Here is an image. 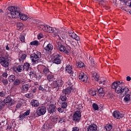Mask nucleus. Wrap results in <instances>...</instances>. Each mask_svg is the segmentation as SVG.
<instances>
[{
    "label": "nucleus",
    "mask_w": 131,
    "mask_h": 131,
    "mask_svg": "<svg viewBox=\"0 0 131 131\" xmlns=\"http://www.w3.org/2000/svg\"><path fill=\"white\" fill-rule=\"evenodd\" d=\"M26 117L24 115V114H20L19 116V120L22 121L23 120H24Z\"/></svg>",
    "instance_id": "37998d69"
},
{
    "label": "nucleus",
    "mask_w": 131,
    "mask_h": 131,
    "mask_svg": "<svg viewBox=\"0 0 131 131\" xmlns=\"http://www.w3.org/2000/svg\"><path fill=\"white\" fill-rule=\"evenodd\" d=\"M66 70L67 72L70 74H73V71H72V67L70 66H67L66 67Z\"/></svg>",
    "instance_id": "6ab92c4d"
},
{
    "label": "nucleus",
    "mask_w": 131,
    "mask_h": 131,
    "mask_svg": "<svg viewBox=\"0 0 131 131\" xmlns=\"http://www.w3.org/2000/svg\"><path fill=\"white\" fill-rule=\"evenodd\" d=\"M16 11H17V13L18 14V16L17 18H20L21 20H26L28 19L27 17V15L24 14L20 12V8L16 7Z\"/></svg>",
    "instance_id": "1a4fd4ad"
},
{
    "label": "nucleus",
    "mask_w": 131,
    "mask_h": 131,
    "mask_svg": "<svg viewBox=\"0 0 131 131\" xmlns=\"http://www.w3.org/2000/svg\"><path fill=\"white\" fill-rule=\"evenodd\" d=\"M59 100H61L62 102H66V101H67V97H66V95L62 94L59 97Z\"/></svg>",
    "instance_id": "c756f323"
},
{
    "label": "nucleus",
    "mask_w": 131,
    "mask_h": 131,
    "mask_svg": "<svg viewBox=\"0 0 131 131\" xmlns=\"http://www.w3.org/2000/svg\"><path fill=\"white\" fill-rule=\"evenodd\" d=\"M89 94L91 96H96V91L90 90Z\"/></svg>",
    "instance_id": "de8ad7c7"
},
{
    "label": "nucleus",
    "mask_w": 131,
    "mask_h": 131,
    "mask_svg": "<svg viewBox=\"0 0 131 131\" xmlns=\"http://www.w3.org/2000/svg\"><path fill=\"white\" fill-rule=\"evenodd\" d=\"M2 82H3V84H5V85H6V84L8 83V79H4L2 80Z\"/></svg>",
    "instance_id": "13d9d810"
},
{
    "label": "nucleus",
    "mask_w": 131,
    "mask_h": 131,
    "mask_svg": "<svg viewBox=\"0 0 131 131\" xmlns=\"http://www.w3.org/2000/svg\"><path fill=\"white\" fill-rule=\"evenodd\" d=\"M47 25H41L38 26V29H39V30H43V31L46 32V31H48V30H47Z\"/></svg>",
    "instance_id": "aec40b11"
},
{
    "label": "nucleus",
    "mask_w": 131,
    "mask_h": 131,
    "mask_svg": "<svg viewBox=\"0 0 131 131\" xmlns=\"http://www.w3.org/2000/svg\"><path fill=\"white\" fill-rule=\"evenodd\" d=\"M88 76L86 75H84L83 73H80L79 74V79L81 80V81H83V82H86L88 79Z\"/></svg>",
    "instance_id": "f8f14e48"
},
{
    "label": "nucleus",
    "mask_w": 131,
    "mask_h": 131,
    "mask_svg": "<svg viewBox=\"0 0 131 131\" xmlns=\"http://www.w3.org/2000/svg\"><path fill=\"white\" fill-rule=\"evenodd\" d=\"M16 80V76L14 75H11L8 77V81L9 82H14Z\"/></svg>",
    "instance_id": "4be33fe9"
},
{
    "label": "nucleus",
    "mask_w": 131,
    "mask_h": 131,
    "mask_svg": "<svg viewBox=\"0 0 131 131\" xmlns=\"http://www.w3.org/2000/svg\"><path fill=\"white\" fill-rule=\"evenodd\" d=\"M99 84H102V85H105V83H106V81L103 80V81H99Z\"/></svg>",
    "instance_id": "4d7b16f0"
},
{
    "label": "nucleus",
    "mask_w": 131,
    "mask_h": 131,
    "mask_svg": "<svg viewBox=\"0 0 131 131\" xmlns=\"http://www.w3.org/2000/svg\"><path fill=\"white\" fill-rule=\"evenodd\" d=\"M92 77L93 78H94V79H95V80L96 81H99V76H98V74L95 72H93V73H92Z\"/></svg>",
    "instance_id": "c85d7f7f"
},
{
    "label": "nucleus",
    "mask_w": 131,
    "mask_h": 131,
    "mask_svg": "<svg viewBox=\"0 0 131 131\" xmlns=\"http://www.w3.org/2000/svg\"><path fill=\"white\" fill-rule=\"evenodd\" d=\"M56 103L55 102H53L49 105V107L47 108L49 114H53V113L56 111Z\"/></svg>",
    "instance_id": "0eeeda50"
},
{
    "label": "nucleus",
    "mask_w": 131,
    "mask_h": 131,
    "mask_svg": "<svg viewBox=\"0 0 131 131\" xmlns=\"http://www.w3.org/2000/svg\"><path fill=\"white\" fill-rule=\"evenodd\" d=\"M53 79L54 75L53 74H51V73L47 75V79L48 80H49V81H52Z\"/></svg>",
    "instance_id": "e433bc0d"
},
{
    "label": "nucleus",
    "mask_w": 131,
    "mask_h": 131,
    "mask_svg": "<svg viewBox=\"0 0 131 131\" xmlns=\"http://www.w3.org/2000/svg\"><path fill=\"white\" fill-rule=\"evenodd\" d=\"M27 55L25 54H23L18 59L19 62H22L23 63L24 62V60L26 59Z\"/></svg>",
    "instance_id": "393cba45"
},
{
    "label": "nucleus",
    "mask_w": 131,
    "mask_h": 131,
    "mask_svg": "<svg viewBox=\"0 0 131 131\" xmlns=\"http://www.w3.org/2000/svg\"><path fill=\"white\" fill-rule=\"evenodd\" d=\"M25 97L28 99H33L34 95L32 93H28L25 95Z\"/></svg>",
    "instance_id": "4c0bfd02"
},
{
    "label": "nucleus",
    "mask_w": 131,
    "mask_h": 131,
    "mask_svg": "<svg viewBox=\"0 0 131 131\" xmlns=\"http://www.w3.org/2000/svg\"><path fill=\"white\" fill-rule=\"evenodd\" d=\"M71 45H72L74 48H75L76 46V42L73 41L72 43H71Z\"/></svg>",
    "instance_id": "338daca9"
},
{
    "label": "nucleus",
    "mask_w": 131,
    "mask_h": 131,
    "mask_svg": "<svg viewBox=\"0 0 131 131\" xmlns=\"http://www.w3.org/2000/svg\"><path fill=\"white\" fill-rule=\"evenodd\" d=\"M6 105H7V103L6 102H4L3 103H1V104L0 105V106L2 107V108H5V107L6 106Z\"/></svg>",
    "instance_id": "bf43d9fd"
},
{
    "label": "nucleus",
    "mask_w": 131,
    "mask_h": 131,
    "mask_svg": "<svg viewBox=\"0 0 131 131\" xmlns=\"http://www.w3.org/2000/svg\"><path fill=\"white\" fill-rule=\"evenodd\" d=\"M45 50L46 51H48V52L50 51H52L53 50V45L51 43H49L45 48Z\"/></svg>",
    "instance_id": "cd10ccee"
},
{
    "label": "nucleus",
    "mask_w": 131,
    "mask_h": 131,
    "mask_svg": "<svg viewBox=\"0 0 131 131\" xmlns=\"http://www.w3.org/2000/svg\"><path fill=\"white\" fill-rule=\"evenodd\" d=\"M128 91H129L128 88H123L122 93H123V92H125V94H126V93H127Z\"/></svg>",
    "instance_id": "864d4df0"
},
{
    "label": "nucleus",
    "mask_w": 131,
    "mask_h": 131,
    "mask_svg": "<svg viewBox=\"0 0 131 131\" xmlns=\"http://www.w3.org/2000/svg\"><path fill=\"white\" fill-rule=\"evenodd\" d=\"M120 2H121L122 3H124L125 4V5H127V0H119Z\"/></svg>",
    "instance_id": "0e129e2a"
},
{
    "label": "nucleus",
    "mask_w": 131,
    "mask_h": 131,
    "mask_svg": "<svg viewBox=\"0 0 131 131\" xmlns=\"http://www.w3.org/2000/svg\"><path fill=\"white\" fill-rule=\"evenodd\" d=\"M19 39L21 42H25V37L24 35H20L19 37Z\"/></svg>",
    "instance_id": "49530a36"
},
{
    "label": "nucleus",
    "mask_w": 131,
    "mask_h": 131,
    "mask_svg": "<svg viewBox=\"0 0 131 131\" xmlns=\"http://www.w3.org/2000/svg\"><path fill=\"white\" fill-rule=\"evenodd\" d=\"M122 86H118V88L115 89V92L117 94H121L122 93Z\"/></svg>",
    "instance_id": "a878e982"
},
{
    "label": "nucleus",
    "mask_w": 131,
    "mask_h": 131,
    "mask_svg": "<svg viewBox=\"0 0 131 131\" xmlns=\"http://www.w3.org/2000/svg\"><path fill=\"white\" fill-rule=\"evenodd\" d=\"M57 49L59 50L60 52H64L65 54H69V51L66 50V47L63 45L57 46Z\"/></svg>",
    "instance_id": "4468645a"
},
{
    "label": "nucleus",
    "mask_w": 131,
    "mask_h": 131,
    "mask_svg": "<svg viewBox=\"0 0 131 131\" xmlns=\"http://www.w3.org/2000/svg\"><path fill=\"white\" fill-rule=\"evenodd\" d=\"M63 85V80L61 79L57 80L53 82V88L55 92H58L60 88Z\"/></svg>",
    "instance_id": "7ed1b4c3"
},
{
    "label": "nucleus",
    "mask_w": 131,
    "mask_h": 131,
    "mask_svg": "<svg viewBox=\"0 0 131 131\" xmlns=\"http://www.w3.org/2000/svg\"><path fill=\"white\" fill-rule=\"evenodd\" d=\"M127 5H126V6H128L129 8L131 7V0H127Z\"/></svg>",
    "instance_id": "052dcab7"
},
{
    "label": "nucleus",
    "mask_w": 131,
    "mask_h": 131,
    "mask_svg": "<svg viewBox=\"0 0 131 131\" xmlns=\"http://www.w3.org/2000/svg\"><path fill=\"white\" fill-rule=\"evenodd\" d=\"M57 111L59 112V113H63V112H64V108L61 106L57 108Z\"/></svg>",
    "instance_id": "09e8293b"
},
{
    "label": "nucleus",
    "mask_w": 131,
    "mask_h": 131,
    "mask_svg": "<svg viewBox=\"0 0 131 131\" xmlns=\"http://www.w3.org/2000/svg\"><path fill=\"white\" fill-rule=\"evenodd\" d=\"M23 66H24V69L26 71H28V70H29V69L30 68V63L28 62H25Z\"/></svg>",
    "instance_id": "5701e85b"
},
{
    "label": "nucleus",
    "mask_w": 131,
    "mask_h": 131,
    "mask_svg": "<svg viewBox=\"0 0 131 131\" xmlns=\"http://www.w3.org/2000/svg\"><path fill=\"white\" fill-rule=\"evenodd\" d=\"M2 76L3 77H5V78H7L8 77V72L5 71L4 73H3Z\"/></svg>",
    "instance_id": "603ef678"
},
{
    "label": "nucleus",
    "mask_w": 131,
    "mask_h": 131,
    "mask_svg": "<svg viewBox=\"0 0 131 131\" xmlns=\"http://www.w3.org/2000/svg\"><path fill=\"white\" fill-rule=\"evenodd\" d=\"M89 60H90L91 66L92 67H95V61H94V59L93 58H91V56L89 57Z\"/></svg>",
    "instance_id": "a19ab883"
},
{
    "label": "nucleus",
    "mask_w": 131,
    "mask_h": 131,
    "mask_svg": "<svg viewBox=\"0 0 131 131\" xmlns=\"http://www.w3.org/2000/svg\"><path fill=\"white\" fill-rule=\"evenodd\" d=\"M16 28L17 30H23V24L20 22L17 23Z\"/></svg>",
    "instance_id": "bb28decb"
},
{
    "label": "nucleus",
    "mask_w": 131,
    "mask_h": 131,
    "mask_svg": "<svg viewBox=\"0 0 131 131\" xmlns=\"http://www.w3.org/2000/svg\"><path fill=\"white\" fill-rule=\"evenodd\" d=\"M67 102L65 101L62 103L61 107H62L63 109H66V108H67Z\"/></svg>",
    "instance_id": "a18cd8bd"
},
{
    "label": "nucleus",
    "mask_w": 131,
    "mask_h": 131,
    "mask_svg": "<svg viewBox=\"0 0 131 131\" xmlns=\"http://www.w3.org/2000/svg\"><path fill=\"white\" fill-rule=\"evenodd\" d=\"M126 80L127 81H130L131 80V78L129 76H128L127 77H126Z\"/></svg>",
    "instance_id": "774afa93"
},
{
    "label": "nucleus",
    "mask_w": 131,
    "mask_h": 131,
    "mask_svg": "<svg viewBox=\"0 0 131 131\" xmlns=\"http://www.w3.org/2000/svg\"><path fill=\"white\" fill-rule=\"evenodd\" d=\"M22 106V103L19 102L16 104V108H19Z\"/></svg>",
    "instance_id": "e2e57ef3"
},
{
    "label": "nucleus",
    "mask_w": 131,
    "mask_h": 131,
    "mask_svg": "<svg viewBox=\"0 0 131 131\" xmlns=\"http://www.w3.org/2000/svg\"><path fill=\"white\" fill-rule=\"evenodd\" d=\"M31 46H35L36 47H37L38 45H39V42L37 40H34L30 42Z\"/></svg>",
    "instance_id": "ea45409f"
},
{
    "label": "nucleus",
    "mask_w": 131,
    "mask_h": 131,
    "mask_svg": "<svg viewBox=\"0 0 131 131\" xmlns=\"http://www.w3.org/2000/svg\"><path fill=\"white\" fill-rule=\"evenodd\" d=\"M15 69L18 72H22V71H24V67L23 65H19L15 67Z\"/></svg>",
    "instance_id": "412c9836"
},
{
    "label": "nucleus",
    "mask_w": 131,
    "mask_h": 131,
    "mask_svg": "<svg viewBox=\"0 0 131 131\" xmlns=\"http://www.w3.org/2000/svg\"><path fill=\"white\" fill-rule=\"evenodd\" d=\"M112 127H113V126L112 125H111V124H107L105 126V129L108 131L111 130V129H112Z\"/></svg>",
    "instance_id": "58836bf2"
},
{
    "label": "nucleus",
    "mask_w": 131,
    "mask_h": 131,
    "mask_svg": "<svg viewBox=\"0 0 131 131\" xmlns=\"http://www.w3.org/2000/svg\"><path fill=\"white\" fill-rule=\"evenodd\" d=\"M29 88H30V85L28 84H24L21 86V91H24V92H26L29 90Z\"/></svg>",
    "instance_id": "a211bd4d"
},
{
    "label": "nucleus",
    "mask_w": 131,
    "mask_h": 131,
    "mask_svg": "<svg viewBox=\"0 0 131 131\" xmlns=\"http://www.w3.org/2000/svg\"><path fill=\"white\" fill-rule=\"evenodd\" d=\"M118 85L117 83H116V81L114 82L112 84V88L114 89L115 90L116 88H118Z\"/></svg>",
    "instance_id": "c03bdc74"
},
{
    "label": "nucleus",
    "mask_w": 131,
    "mask_h": 131,
    "mask_svg": "<svg viewBox=\"0 0 131 131\" xmlns=\"http://www.w3.org/2000/svg\"><path fill=\"white\" fill-rule=\"evenodd\" d=\"M23 114L25 116H28V115H29V114H30V110H28V111H27L26 112H25L24 113H23Z\"/></svg>",
    "instance_id": "3c124183"
},
{
    "label": "nucleus",
    "mask_w": 131,
    "mask_h": 131,
    "mask_svg": "<svg viewBox=\"0 0 131 131\" xmlns=\"http://www.w3.org/2000/svg\"><path fill=\"white\" fill-rule=\"evenodd\" d=\"M92 106H93L94 110H95V111L99 110V106L98 105V104H97L96 103H93L92 104Z\"/></svg>",
    "instance_id": "79ce46f5"
},
{
    "label": "nucleus",
    "mask_w": 131,
    "mask_h": 131,
    "mask_svg": "<svg viewBox=\"0 0 131 131\" xmlns=\"http://www.w3.org/2000/svg\"><path fill=\"white\" fill-rule=\"evenodd\" d=\"M46 30H47L46 32H49L50 33H53V32H55V30H54V28L49 26H47Z\"/></svg>",
    "instance_id": "7c9ffc66"
},
{
    "label": "nucleus",
    "mask_w": 131,
    "mask_h": 131,
    "mask_svg": "<svg viewBox=\"0 0 131 131\" xmlns=\"http://www.w3.org/2000/svg\"><path fill=\"white\" fill-rule=\"evenodd\" d=\"M13 84L15 86H18V85H20V84H21V79H16L13 81Z\"/></svg>",
    "instance_id": "b1692460"
},
{
    "label": "nucleus",
    "mask_w": 131,
    "mask_h": 131,
    "mask_svg": "<svg viewBox=\"0 0 131 131\" xmlns=\"http://www.w3.org/2000/svg\"><path fill=\"white\" fill-rule=\"evenodd\" d=\"M47 112V107L45 106H39L36 110V113L38 116L45 115Z\"/></svg>",
    "instance_id": "423d86ee"
},
{
    "label": "nucleus",
    "mask_w": 131,
    "mask_h": 131,
    "mask_svg": "<svg viewBox=\"0 0 131 131\" xmlns=\"http://www.w3.org/2000/svg\"><path fill=\"white\" fill-rule=\"evenodd\" d=\"M29 75L31 79H34L37 78V75H36V72L34 71L33 70H31L29 73Z\"/></svg>",
    "instance_id": "ddd939ff"
},
{
    "label": "nucleus",
    "mask_w": 131,
    "mask_h": 131,
    "mask_svg": "<svg viewBox=\"0 0 131 131\" xmlns=\"http://www.w3.org/2000/svg\"><path fill=\"white\" fill-rule=\"evenodd\" d=\"M8 11L10 13H8L6 14V18L8 19H11V16L12 18H16L19 16L18 13V10H17V7L11 6L8 8Z\"/></svg>",
    "instance_id": "f257e3e1"
},
{
    "label": "nucleus",
    "mask_w": 131,
    "mask_h": 131,
    "mask_svg": "<svg viewBox=\"0 0 131 131\" xmlns=\"http://www.w3.org/2000/svg\"><path fill=\"white\" fill-rule=\"evenodd\" d=\"M79 128L77 127H74L72 130V131H79Z\"/></svg>",
    "instance_id": "680f3d73"
},
{
    "label": "nucleus",
    "mask_w": 131,
    "mask_h": 131,
    "mask_svg": "<svg viewBox=\"0 0 131 131\" xmlns=\"http://www.w3.org/2000/svg\"><path fill=\"white\" fill-rule=\"evenodd\" d=\"M58 120H59V118L57 116L53 117L51 119V121H52V122H53L54 124H56L58 122Z\"/></svg>",
    "instance_id": "72a5a7b5"
},
{
    "label": "nucleus",
    "mask_w": 131,
    "mask_h": 131,
    "mask_svg": "<svg viewBox=\"0 0 131 131\" xmlns=\"http://www.w3.org/2000/svg\"><path fill=\"white\" fill-rule=\"evenodd\" d=\"M4 103H6L7 104V106L8 108L11 107V106H13V105L16 103V101L14 99H12V98L9 96H7L3 100Z\"/></svg>",
    "instance_id": "20e7f679"
},
{
    "label": "nucleus",
    "mask_w": 131,
    "mask_h": 131,
    "mask_svg": "<svg viewBox=\"0 0 131 131\" xmlns=\"http://www.w3.org/2000/svg\"><path fill=\"white\" fill-rule=\"evenodd\" d=\"M88 131H97V125L92 124L89 125L87 128Z\"/></svg>",
    "instance_id": "dca6fc26"
},
{
    "label": "nucleus",
    "mask_w": 131,
    "mask_h": 131,
    "mask_svg": "<svg viewBox=\"0 0 131 131\" xmlns=\"http://www.w3.org/2000/svg\"><path fill=\"white\" fill-rule=\"evenodd\" d=\"M73 90L72 87H68L66 89H63L62 90V94L64 95H70L71 94V92Z\"/></svg>",
    "instance_id": "2eb2a0df"
},
{
    "label": "nucleus",
    "mask_w": 131,
    "mask_h": 131,
    "mask_svg": "<svg viewBox=\"0 0 131 131\" xmlns=\"http://www.w3.org/2000/svg\"><path fill=\"white\" fill-rule=\"evenodd\" d=\"M130 100V95L129 94L126 95L124 98V101L125 103L128 102Z\"/></svg>",
    "instance_id": "f704fd0d"
},
{
    "label": "nucleus",
    "mask_w": 131,
    "mask_h": 131,
    "mask_svg": "<svg viewBox=\"0 0 131 131\" xmlns=\"http://www.w3.org/2000/svg\"><path fill=\"white\" fill-rule=\"evenodd\" d=\"M7 130L11 131L12 130V125H8L7 127Z\"/></svg>",
    "instance_id": "5fc2aeb1"
},
{
    "label": "nucleus",
    "mask_w": 131,
    "mask_h": 131,
    "mask_svg": "<svg viewBox=\"0 0 131 131\" xmlns=\"http://www.w3.org/2000/svg\"><path fill=\"white\" fill-rule=\"evenodd\" d=\"M30 58L32 62L33 63L36 62V59H40L41 58V53L37 51L36 53H34L30 55Z\"/></svg>",
    "instance_id": "39448f33"
},
{
    "label": "nucleus",
    "mask_w": 131,
    "mask_h": 131,
    "mask_svg": "<svg viewBox=\"0 0 131 131\" xmlns=\"http://www.w3.org/2000/svg\"><path fill=\"white\" fill-rule=\"evenodd\" d=\"M63 122H65V119H64V118H59L58 119V123H63Z\"/></svg>",
    "instance_id": "8fccbe9b"
},
{
    "label": "nucleus",
    "mask_w": 131,
    "mask_h": 131,
    "mask_svg": "<svg viewBox=\"0 0 131 131\" xmlns=\"http://www.w3.org/2000/svg\"><path fill=\"white\" fill-rule=\"evenodd\" d=\"M113 116L117 119H120V118H122V117H123V114L120 113L117 111H115L113 113Z\"/></svg>",
    "instance_id": "9b49d317"
},
{
    "label": "nucleus",
    "mask_w": 131,
    "mask_h": 131,
    "mask_svg": "<svg viewBox=\"0 0 131 131\" xmlns=\"http://www.w3.org/2000/svg\"><path fill=\"white\" fill-rule=\"evenodd\" d=\"M38 89L39 91H42V92H45V91H46V89H45V88L41 87V85L39 86Z\"/></svg>",
    "instance_id": "6e6d98bb"
},
{
    "label": "nucleus",
    "mask_w": 131,
    "mask_h": 131,
    "mask_svg": "<svg viewBox=\"0 0 131 131\" xmlns=\"http://www.w3.org/2000/svg\"><path fill=\"white\" fill-rule=\"evenodd\" d=\"M30 105L33 107H38L39 106V102H38V100L33 99L30 102Z\"/></svg>",
    "instance_id": "f3484780"
},
{
    "label": "nucleus",
    "mask_w": 131,
    "mask_h": 131,
    "mask_svg": "<svg viewBox=\"0 0 131 131\" xmlns=\"http://www.w3.org/2000/svg\"><path fill=\"white\" fill-rule=\"evenodd\" d=\"M76 66H77L78 68H82V67H84V63L81 61H78L76 62Z\"/></svg>",
    "instance_id": "2f4dec72"
},
{
    "label": "nucleus",
    "mask_w": 131,
    "mask_h": 131,
    "mask_svg": "<svg viewBox=\"0 0 131 131\" xmlns=\"http://www.w3.org/2000/svg\"><path fill=\"white\" fill-rule=\"evenodd\" d=\"M62 56L60 54H57L54 56V63L55 64H61L62 61Z\"/></svg>",
    "instance_id": "9d476101"
},
{
    "label": "nucleus",
    "mask_w": 131,
    "mask_h": 131,
    "mask_svg": "<svg viewBox=\"0 0 131 131\" xmlns=\"http://www.w3.org/2000/svg\"><path fill=\"white\" fill-rule=\"evenodd\" d=\"M98 92L99 95H101V96L105 95V92H104V90L103 88H100L99 89H98Z\"/></svg>",
    "instance_id": "c9c22d12"
},
{
    "label": "nucleus",
    "mask_w": 131,
    "mask_h": 131,
    "mask_svg": "<svg viewBox=\"0 0 131 131\" xmlns=\"http://www.w3.org/2000/svg\"><path fill=\"white\" fill-rule=\"evenodd\" d=\"M0 64L4 67V68H9L10 62H9V58L7 57H0Z\"/></svg>",
    "instance_id": "f03ea898"
},
{
    "label": "nucleus",
    "mask_w": 131,
    "mask_h": 131,
    "mask_svg": "<svg viewBox=\"0 0 131 131\" xmlns=\"http://www.w3.org/2000/svg\"><path fill=\"white\" fill-rule=\"evenodd\" d=\"M5 94L4 91H2L0 92V97H5Z\"/></svg>",
    "instance_id": "69168bd1"
},
{
    "label": "nucleus",
    "mask_w": 131,
    "mask_h": 131,
    "mask_svg": "<svg viewBox=\"0 0 131 131\" xmlns=\"http://www.w3.org/2000/svg\"><path fill=\"white\" fill-rule=\"evenodd\" d=\"M81 118V113L80 111H77L73 115V120L76 122H79L80 119Z\"/></svg>",
    "instance_id": "6e6552de"
},
{
    "label": "nucleus",
    "mask_w": 131,
    "mask_h": 131,
    "mask_svg": "<svg viewBox=\"0 0 131 131\" xmlns=\"http://www.w3.org/2000/svg\"><path fill=\"white\" fill-rule=\"evenodd\" d=\"M43 72L45 75H49V74H51V72H50V70L48 68H45L43 69Z\"/></svg>",
    "instance_id": "473e14b6"
}]
</instances>
